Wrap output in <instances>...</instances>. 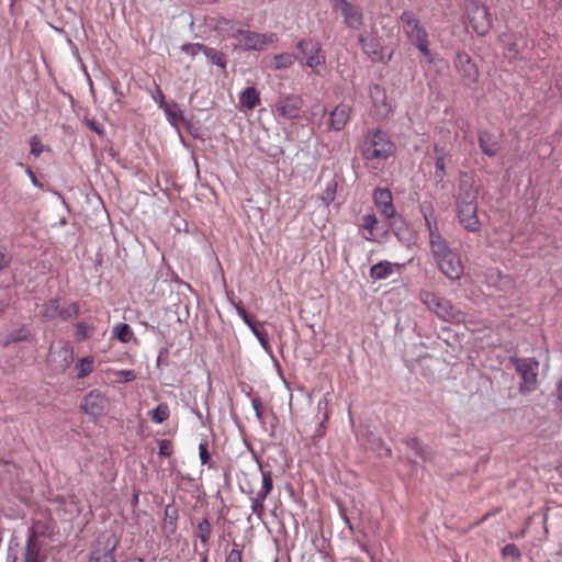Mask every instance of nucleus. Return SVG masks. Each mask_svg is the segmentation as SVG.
Masks as SVG:
<instances>
[{
    "mask_svg": "<svg viewBox=\"0 0 562 562\" xmlns=\"http://www.w3.org/2000/svg\"><path fill=\"white\" fill-rule=\"evenodd\" d=\"M199 456L202 464H206L210 460V453L207 451L206 442H202L199 446Z\"/></svg>",
    "mask_w": 562,
    "mask_h": 562,
    "instance_id": "obj_50",
    "label": "nucleus"
},
{
    "mask_svg": "<svg viewBox=\"0 0 562 562\" xmlns=\"http://www.w3.org/2000/svg\"><path fill=\"white\" fill-rule=\"evenodd\" d=\"M116 374L121 378L120 381L123 382H131L136 379V373L133 370H121Z\"/></svg>",
    "mask_w": 562,
    "mask_h": 562,
    "instance_id": "obj_49",
    "label": "nucleus"
},
{
    "mask_svg": "<svg viewBox=\"0 0 562 562\" xmlns=\"http://www.w3.org/2000/svg\"><path fill=\"white\" fill-rule=\"evenodd\" d=\"M370 95L374 106L382 114H387L391 111V105L386 101V94L382 87H380L379 85H373L370 88Z\"/></svg>",
    "mask_w": 562,
    "mask_h": 562,
    "instance_id": "obj_25",
    "label": "nucleus"
},
{
    "mask_svg": "<svg viewBox=\"0 0 562 562\" xmlns=\"http://www.w3.org/2000/svg\"><path fill=\"white\" fill-rule=\"evenodd\" d=\"M30 146H31V153L35 157H38L43 153V150H44V146L41 143V139H40V137L37 135H34V136L31 137Z\"/></svg>",
    "mask_w": 562,
    "mask_h": 562,
    "instance_id": "obj_46",
    "label": "nucleus"
},
{
    "mask_svg": "<svg viewBox=\"0 0 562 562\" xmlns=\"http://www.w3.org/2000/svg\"><path fill=\"white\" fill-rule=\"evenodd\" d=\"M202 562H207V557H206V555H204V557L202 558Z\"/></svg>",
    "mask_w": 562,
    "mask_h": 562,
    "instance_id": "obj_64",
    "label": "nucleus"
},
{
    "mask_svg": "<svg viewBox=\"0 0 562 562\" xmlns=\"http://www.w3.org/2000/svg\"><path fill=\"white\" fill-rule=\"evenodd\" d=\"M351 114V106L345 103L338 104L331 112L329 127L334 131H341L348 123Z\"/></svg>",
    "mask_w": 562,
    "mask_h": 562,
    "instance_id": "obj_20",
    "label": "nucleus"
},
{
    "mask_svg": "<svg viewBox=\"0 0 562 562\" xmlns=\"http://www.w3.org/2000/svg\"><path fill=\"white\" fill-rule=\"evenodd\" d=\"M204 48H205V45L204 44H201V43H194V44H184L182 45L181 49L191 55V56H195L196 54H199L200 52H204Z\"/></svg>",
    "mask_w": 562,
    "mask_h": 562,
    "instance_id": "obj_47",
    "label": "nucleus"
},
{
    "mask_svg": "<svg viewBox=\"0 0 562 562\" xmlns=\"http://www.w3.org/2000/svg\"><path fill=\"white\" fill-rule=\"evenodd\" d=\"M60 300L52 299L43 305L42 315L47 321L60 318Z\"/></svg>",
    "mask_w": 562,
    "mask_h": 562,
    "instance_id": "obj_32",
    "label": "nucleus"
},
{
    "mask_svg": "<svg viewBox=\"0 0 562 562\" xmlns=\"http://www.w3.org/2000/svg\"><path fill=\"white\" fill-rule=\"evenodd\" d=\"M72 349L68 344L59 341L50 346L47 360L54 371H65L72 362Z\"/></svg>",
    "mask_w": 562,
    "mask_h": 562,
    "instance_id": "obj_11",
    "label": "nucleus"
},
{
    "mask_svg": "<svg viewBox=\"0 0 562 562\" xmlns=\"http://www.w3.org/2000/svg\"><path fill=\"white\" fill-rule=\"evenodd\" d=\"M557 395H558V400H559L561 408H562V376L557 386Z\"/></svg>",
    "mask_w": 562,
    "mask_h": 562,
    "instance_id": "obj_60",
    "label": "nucleus"
},
{
    "mask_svg": "<svg viewBox=\"0 0 562 562\" xmlns=\"http://www.w3.org/2000/svg\"><path fill=\"white\" fill-rule=\"evenodd\" d=\"M340 13L344 16V24L348 29L359 30L364 23L362 10L352 3L341 10Z\"/></svg>",
    "mask_w": 562,
    "mask_h": 562,
    "instance_id": "obj_22",
    "label": "nucleus"
},
{
    "mask_svg": "<svg viewBox=\"0 0 562 562\" xmlns=\"http://www.w3.org/2000/svg\"><path fill=\"white\" fill-rule=\"evenodd\" d=\"M79 313V305L77 303H71L67 307L60 308V318L63 321H68L76 317Z\"/></svg>",
    "mask_w": 562,
    "mask_h": 562,
    "instance_id": "obj_44",
    "label": "nucleus"
},
{
    "mask_svg": "<svg viewBox=\"0 0 562 562\" xmlns=\"http://www.w3.org/2000/svg\"><path fill=\"white\" fill-rule=\"evenodd\" d=\"M11 257L0 251V273L9 267Z\"/></svg>",
    "mask_w": 562,
    "mask_h": 562,
    "instance_id": "obj_53",
    "label": "nucleus"
},
{
    "mask_svg": "<svg viewBox=\"0 0 562 562\" xmlns=\"http://www.w3.org/2000/svg\"><path fill=\"white\" fill-rule=\"evenodd\" d=\"M252 407L255 409L257 418H261V401L260 398H252L251 401Z\"/></svg>",
    "mask_w": 562,
    "mask_h": 562,
    "instance_id": "obj_55",
    "label": "nucleus"
},
{
    "mask_svg": "<svg viewBox=\"0 0 562 562\" xmlns=\"http://www.w3.org/2000/svg\"><path fill=\"white\" fill-rule=\"evenodd\" d=\"M92 331H93V327L87 325L86 323L80 322V323L76 324L75 336L78 341H83V340L88 339L90 337V335L92 334Z\"/></svg>",
    "mask_w": 562,
    "mask_h": 562,
    "instance_id": "obj_41",
    "label": "nucleus"
},
{
    "mask_svg": "<svg viewBox=\"0 0 562 562\" xmlns=\"http://www.w3.org/2000/svg\"><path fill=\"white\" fill-rule=\"evenodd\" d=\"M446 158L442 156L435 157V178L438 181H442L446 177Z\"/></svg>",
    "mask_w": 562,
    "mask_h": 562,
    "instance_id": "obj_43",
    "label": "nucleus"
},
{
    "mask_svg": "<svg viewBox=\"0 0 562 562\" xmlns=\"http://www.w3.org/2000/svg\"><path fill=\"white\" fill-rule=\"evenodd\" d=\"M363 53L370 57L373 61H382L383 60V52L380 41L376 37H368L364 35H360L358 38Z\"/></svg>",
    "mask_w": 562,
    "mask_h": 562,
    "instance_id": "obj_21",
    "label": "nucleus"
},
{
    "mask_svg": "<svg viewBox=\"0 0 562 562\" xmlns=\"http://www.w3.org/2000/svg\"><path fill=\"white\" fill-rule=\"evenodd\" d=\"M467 16L470 26L480 35H486L493 25V20L488 8L475 0L469 1L467 4Z\"/></svg>",
    "mask_w": 562,
    "mask_h": 562,
    "instance_id": "obj_6",
    "label": "nucleus"
},
{
    "mask_svg": "<svg viewBox=\"0 0 562 562\" xmlns=\"http://www.w3.org/2000/svg\"><path fill=\"white\" fill-rule=\"evenodd\" d=\"M378 224V218L374 214H366L362 217V224L361 226L370 232V236L366 237V239L371 240L373 236V229L375 228Z\"/></svg>",
    "mask_w": 562,
    "mask_h": 562,
    "instance_id": "obj_42",
    "label": "nucleus"
},
{
    "mask_svg": "<svg viewBox=\"0 0 562 562\" xmlns=\"http://www.w3.org/2000/svg\"><path fill=\"white\" fill-rule=\"evenodd\" d=\"M404 443L408 449L414 452L416 458H419L422 461H428L430 458V451L426 446H423L420 440L417 437H408L404 439Z\"/></svg>",
    "mask_w": 562,
    "mask_h": 562,
    "instance_id": "obj_27",
    "label": "nucleus"
},
{
    "mask_svg": "<svg viewBox=\"0 0 562 562\" xmlns=\"http://www.w3.org/2000/svg\"><path fill=\"white\" fill-rule=\"evenodd\" d=\"M158 447H159V451H158L159 456H162V457L171 456L172 445L169 440H166V439L159 440Z\"/></svg>",
    "mask_w": 562,
    "mask_h": 562,
    "instance_id": "obj_48",
    "label": "nucleus"
},
{
    "mask_svg": "<svg viewBox=\"0 0 562 562\" xmlns=\"http://www.w3.org/2000/svg\"><path fill=\"white\" fill-rule=\"evenodd\" d=\"M502 555L505 559H509L513 562L518 561L521 558L519 548L514 543H508L502 549Z\"/></svg>",
    "mask_w": 562,
    "mask_h": 562,
    "instance_id": "obj_39",
    "label": "nucleus"
},
{
    "mask_svg": "<svg viewBox=\"0 0 562 562\" xmlns=\"http://www.w3.org/2000/svg\"><path fill=\"white\" fill-rule=\"evenodd\" d=\"M238 313L239 315L243 317V319L245 321V323L250 327V325H254L255 322H252L249 316L247 315V313L245 312L244 308H238Z\"/></svg>",
    "mask_w": 562,
    "mask_h": 562,
    "instance_id": "obj_56",
    "label": "nucleus"
},
{
    "mask_svg": "<svg viewBox=\"0 0 562 562\" xmlns=\"http://www.w3.org/2000/svg\"><path fill=\"white\" fill-rule=\"evenodd\" d=\"M29 330L26 327L22 326L18 329H13L1 336V344L7 347L12 342H19L29 339Z\"/></svg>",
    "mask_w": 562,
    "mask_h": 562,
    "instance_id": "obj_28",
    "label": "nucleus"
},
{
    "mask_svg": "<svg viewBox=\"0 0 562 562\" xmlns=\"http://www.w3.org/2000/svg\"><path fill=\"white\" fill-rule=\"evenodd\" d=\"M477 194L473 181L467 176L461 177L456 196L457 216L463 228L472 233L481 229L477 217Z\"/></svg>",
    "mask_w": 562,
    "mask_h": 562,
    "instance_id": "obj_1",
    "label": "nucleus"
},
{
    "mask_svg": "<svg viewBox=\"0 0 562 562\" xmlns=\"http://www.w3.org/2000/svg\"><path fill=\"white\" fill-rule=\"evenodd\" d=\"M303 99L296 94L283 95L274 104V112L285 120H297L301 116Z\"/></svg>",
    "mask_w": 562,
    "mask_h": 562,
    "instance_id": "obj_12",
    "label": "nucleus"
},
{
    "mask_svg": "<svg viewBox=\"0 0 562 562\" xmlns=\"http://www.w3.org/2000/svg\"><path fill=\"white\" fill-rule=\"evenodd\" d=\"M232 37L236 40L234 47L241 50H263L270 44L277 42L278 37L274 33H257L246 29H236L232 32Z\"/></svg>",
    "mask_w": 562,
    "mask_h": 562,
    "instance_id": "obj_5",
    "label": "nucleus"
},
{
    "mask_svg": "<svg viewBox=\"0 0 562 562\" xmlns=\"http://www.w3.org/2000/svg\"><path fill=\"white\" fill-rule=\"evenodd\" d=\"M373 199L381 214L391 221L390 225L394 234L398 236L404 221L396 214L391 191L386 188H378L374 190Z\"/></svg>",
    "mask_w": 562,
    "mask_h": 562,
    "instance_id": "obj_7",
    "label": "nucleus"
},
{
    "mask_svg": "<svg viewBox=\"0 0 562 562\" xmlns=\"http://www.w3.org/2000/svg\"><path fill=\"white\" fill-rule=\"evenodd\" d=\"M35 526H38L37 529H38V538L44 536L45 535V531H46V526L40 521H36L32 525L31 528H34Z\"/></svg>",
    "mask_w": 562,
    "mask_h": 562,
    "instance_id": "obj_58",
    "label": "nucleus"
},
{
    "mask_svg": "<svg viewBox=\"0 0 562 562\" xmlns=\"http://www.w3.org/2000/svg\"><path fill=\"white\" fill-rule=\"evenodd\" d=\"M203 54L212 64L217 65L222 68H225L226 57L222 52H220L215 48L205 46Z\"/></svg>",
    "mask_w": 562,
    "mask_h": 562,
    "instance_id": "obj_34",
    "label": "nucleus"
},
{
    "mask_svg": "<svg viewBox=\"0 0 562 562\" xmlns=\"http://www.w3.org/2000/svg\"><path fill=\"white\" fill-rule=\"evenodd\" d=\"M225 562H241V552L237 549L231 550Z\"/></svg>",
    "mask_w": 562,
    "mask_h": 562,
    "instance_id": "obj_52",
    "label": "nucleus"
},
{
    "mask_svg": "<svg viewBox=\"0 0 562 562\" xmlns=\"http://www.w3.org/2000/svg\"><path fill=\"white\" fill-rule=\"evenodd\" d=\"M81 371H80V374L79 376H85L87 375L88 373L91 372L92 370V361L88 360V359H81Z\"/></svg>",
    "mask_w": 562,
    "mask_h": 562,
    "instance_id": "obj_51",
    "label": "nucleus"
},
{
    "mask_svg": "<svg viewBox=\"0 0 562 562\" xmlns=\"http://www.w3.org/2000/svg\"><path fill=\"white\" fill-rule=\"evenodd\" d=\"M262 485L256 496L250 497L251 512L259 519L262 518L265 513V501L273 488L272 473L270 471H261Z\"/></svg>",
    "mask_w": 562,
    "mask_h": 562,
    "instance_id": "obj_15",
    "label": "nucleus"
},
{
    "mask_svg": "<svg viewBox=\"0 0 562 562\" xmlns=\"http://www.w3.org/2000/svg\"><path fill=\"white\" fill-rule=\"evenodd\" d=\"M296 56L290 53H282L274 56V67L277 69L288 68L294 64Z\"/></svg>",
    "mask_w": 562,
    "mask_h": 562,
    "instance_id": "obj_36",
    "label": "nucleus"
},
{
    "mask_svg": "<svg viewBox=\"0 0 562 562\" xmlns=\"http://www.w3.org/2000/svg\"><path fill=\"white\" fill-rule=\"evenodd\" d=\"M112 338L119 339L123 344L130 342L135 339L134 333L128 324L119 323L112 329Z\"/></svg>",
    "mask_w": 562,
    "mask_h": 562,
    "instance_id": "obj_29",
    "label": "nucleus"
},
{
    "mask_svg": "<svg viewBox=\"0 0 562 562\" xmlns=\"http://www.w3.org/2000/svg\"><path fill=\"white\" fill-rule=\"evenodd\" d=\"M297 48L301 52V57H297L296 59H299L301 64L315 69L317 66L325 63V56L322 54V46L319 42L312 38H305L297 43Z\"/></svg>",
    "mask_w": 562,
    "mask_h": 562,
    "instance_id": "obj_10",
    "label": "nucleus"
},
{
    "mask_svg": "<svg viewBox=\"0 0 562 562\" xmlns=\"http://www.w3.org/2000/svg\"><path fill=\"white\" fill-rule=\"evenodd\" d=\"M501 41L504 44V52L505 56L509 59H515L520 53V46L516 38L513 36H508L506 34H503L501 36Z\"/></svg>",
    "mask_w": 562,
    "mask_h": 562,
    "instance_id": "obj_31",
    "label": "nucleus"
},
{
    "mask_svg": "<svg viewBox=\"0 0 562 562\" xmlns=\"http://www.w3.org/2000/svg\"><path fill=\"white\" fill-rule=\"evenodd\" d=\"M38 526L30 529V533L25 543L23 562H44L45 557L42 555L43 543L38 539Z\"/></svg>",
    "mask_w": 562,
    "mask_h": 562,
    "instance_id": "obj_17",
    "label": "nucleus"
},
{
    "mask_svg": "<svg viewBox=\"0 0 562 562\" xmlns=\"http://www.w3.org/2000/svg\"><path fill=\"white\" fill-rule=\"evenodd\" d=\"M419 297L428 310L434 312L442 321L453 324L465 322V313L454 306L449 300L439 297L434 292L427 290L420 291Z\"/></svg>",
    "mask_w": 562,
    "mask_h": 562,
    "instance_id": "obj_3",
    "label": "nucleus"
},
{
    "mask_svg": "<svg viewBox=\"0 0 562 562\" xmlns=\"http://www.w3.org/2000/svg\"><path fill=\"white\" fill-rule=\"evenodd\" d=\"M250 329L254 333V335L259 340L260 345L263 347V349L267 352H270V345H269V337L267 331L260 328V325L255 323L254 325H250Z\"/></svg>",
    "mask_w": 562,
    "mask_h": 562,
    "instance_id": "obj_37",
    "label": "nucleus"
},
{
    "mask_svg": "<svg viewBox=\"0 0 562 562\" xmlns=\"http://www.w3.org/2000/svg\"><path fill=\"white\" fill-rule=\"evenodd\" d=\"M477 140L482 153L488 157H495L501 150L497 137L486 130L479 132Z\"/></svg>",
    "mask_w": 562,
    "mask_h": 562,
    "instance_id": "obj_19",
    "label": "nucleus"
},
{
    "mask_svg": "<svg viewBox=\"0 0 562 562\" xmlns=\"http://www.w3.org/2000/svg\"><path fill=\"white\" fill-rule=\"evenodd\" d=\"M199 538L202 543H206L211 537L212 528L206 518H203L198 525Z\"/></svg>",
    "mask_w": 562,
    "mask_h": 562,
    "instance_id": "obj_40",
    "label": "nucleus"
},
{
    "mask_svg": "<svg viewBox=\"0 0 562 562\" xmlns=\"http://www.w3.org/2000/svg\"><path fill=\"white\" fill-rule=\"evenodd\" d=\"M124 562H143V560L139 558H131V559L125 560Z\"/></svg>",
    "mask_w": 562,
    "mask_h": 562,
    "instance_id": "obj_62",
    "label": "nucleus"
},
{
    "mask_svg": "<svg viewBox=\"0 0 562 562\" xmlns=\"http://www.w3.org/2000/svg\"><path fill=\"white\" fill-rule=\"evenodd\" d=\"M16 555L8 557V562H16Z\"/></svg>",
    "mask_w": 562,
    "mask_h": 562,
    "instance_id": "obj_63",
    "label": "nucleus"
},
{
    "mask_svg": "<svg viewBox=\"0 0 562 562\" xmlns=\"http://www.w3.org/2000/svg\"><path fill=\"white\" fill-rule=\"evenodd\" d=\"M402 265L392 263L390 261H381L375 263L370 269V277L374 280H384L389 278L395 269H401Z\"/></svg>",
    "mask_w": 562,
    "mask_h": 562,
    "instance_id": "obj_24",
    "label": "nucleus"
},
{
    "mask_svg": "<svg viewBox=\"0 0 562 562\" xmlns=\"http://www.w3.org/2000/svg\"><path fill=\"white\" fill-rule=\"evenodd\" d=\"M510 361L515 363L517 372L520 374L522 380L519 391L520 393H530L537 387V376L539 362L535 358H510Z\"/></svg>",
    "mask_w": 562,
    "mask_h": 562,
    "instance_id": "obj_8",
    "label": "nucleus"
},
{
    "mask_svg": "<svg viewBox=\"0 0 562 562\" xmlns=\"http://www.w3.org/2000/svg\"><path fill=\"white\" fill-rule=\"evenodd\" d=\"M432 257L438 269L450 280H459L463 274V265L457 252H454L448 244L442 246L436 245V249L431 250Z\"/></svg>",
    "mask_w": 562,
    "mask_h": 562,
    "instance_id": "obj_4",
    "label": "nucleus"
},
{
    "mask_svg": "<svg viewBox=\"0 0 562 562\" xmlns=\"http://www.w3.org/2000/svg\"><path fill=\"white\" fill-rule=\"evenodd\" d=\"M239 103L247 110L255 109L260 103V94L255 87H247L239 94Z\"/></svg>",
    "mask_w": 562,
    "mask_h": 562,
    "instance_id": "obj_26",
    "label": "nucleus"
},
{
    "mask_svg": "<svg viewBox=\"0 0 562 562\" xmlns=\"http://www.w3.org/2000/svg\"><path fill=\"white\" fill-rule=\"evenodd\" d=\"M160 101L159 108H161L172 126L178 127L181 122L184 121L182 111L176 102H166L164 100V94L159 91Z\"/></svg>",
    "mask_w": 562,
    "mask_h": 562,
    "instance_id": "obj_23",
    "label": "nucleus"
},
{
    "mask_svg": "<svg viewBox=\"0 0 562 562\" xmlns=\"http://www.w3.org/2000/svg\"><path fill=\"white\" fill-rule=\"evenodd\" d=\"M422 212L424 214L425 223L429 232L430 250L436 249L437 244L440 246L447 244L439 233L437 222L434 218L432 205L430 203L428 205H422Z\"/></svg>",
    "mask_w": 562,
    "mask_h": 562,
    "instance_id": "obj_18",
    "label": "nucleus"
},
{
    "mask_svg": "<svg viewBox=\"0 0 562 562\" xmlns=\"http://www.w3.org/2000/svg\"><path fill=\"white\" fill-rule=\"evenodd\" d=\"M236 29H241L238 22L233 20H228L225 18H220L216 20L215 30L221 34H226L232 37V32H236Z\"/></svg>",
    "mask_w": 562,
    "mask_h": 562,
    "instance_id": "obj_33",
    "label": "nucleus"
},
{
    "mask_svg": "<svg viewBox=\"0 0 562 562\" xmlns=\"http://www.w3.org/2000/svg\"><path fill=\"white\" fill-rule=\"evenodd\" d=\"M453 66L464 85L470 86L477 81L479 69L469 54L458 52L453 60Z\"/></svg>",
    "mask_w": 562,
    "mask_h": 562,
    "instance_id": "obj_13",
    "label": "nucleus"
},
{
    "mask_svg": "<svg viewBox=\"0 0 562 562\" xmlns=\"http://www.w3.org/2000/svg\"><path fill=\"white\" fill-rule=\"evenodd\" d=\"M336 189L337 182L335 180H330L327 183L326 189L323 191L321 200L326 206H328L335 200Z\"/></svg>",
    "mask_w": 562,
    "mask_h": 562,
    "instance_id": "obj_38",
    "label": "nucleus"
},
{
    "mask_svg": "<svg viewBox=\"0 0 562 562\" xmlns=\"http://www.w3.org/2000/svg\"><path fill=\"white\" fill-rule=\"evenodd\" d=\"M151 420L156 424H161L169 417V407L167 404H159L156 408L149 412Z\"/></svg>",
    "mask_w": 562,
    "mask_h": 562,
    "instance_id": "obj_35",
    "label": "nucleus"
},
{
    "mask_svg": "<svg viewBox=\"0 0 562 562\" xmlns=\"http://www.w3.org/2000/svg\"><path fill=\"white\" fill-rule=\"evenodd\" d=\"M108 405V398L98 390H92L85 396L81 408L92 417H100L105 414Z\"/></svg>",
    "mask_w": 562,
    "mask_h": 562,
    "instance_id": "obj_16",
    "label": "nucleus"
},
{
    "mask_svg": "<svg viewBox=\"0 0 562 562\" xmlns=\"http://www.w3.org/2000/svg\"><path fill=\"white\" fill-rule=\"evenodd\" d=\"M414 45L417 47V49L422 53V55L426 58V60L428 63H432L434 61V54L429 49V41H428V38L423 40V41H420L418 43H415Z\"/></svg>",
    "mask_w": 562,
    "mask_h": 562,
    "instance_id": "obj_45",
    "label": "nucleus"
},
{
    "mask_svg": "<svg viewBox=\"0 0 562 562\" xmlns=\"http://www.w3.org/2000/svg\"><path fill=\"white\" fill-rule=\"evenodd\" d=\"M434 153H435L436 157H440V156H442L443 158L447 157V153L445 151V148L440 147L439 145L434 146Z\"/></svg>",
    "mask_w": 562,
    "mask_h": 562,
    "instance_id": "obj_57",
    "label": "nucleus"
},
{
    "mask_svg": "<svg viewBox=\"0 0 562 562\" xmlns=\"http://www.w3.org/2000/svg\"><path fill=\"white\" fill-rule=\"evenodd\" d=\"M400 21L403 24V32L413 44L428 38L427 31L420 24L414 12L404 11L400 16Z\"/></svg>",
    "mask_w": 562,
    "mask_h": 562,
    "instance_id": "obj_14",
    "label": "nucleus"
},
{
    "mask_svg": "<svg viewBox=\"0 0 562 562\" xmlns=\"http://www.w3.org/2000/svg\"><path fill=\"white\" fill-rule=\"evenodd\" d=\"M396 150L395 144L381 130L369 131L362 146V156L366 160H386Z\"/></svg>",
    "mask_w": 562,
    "mask_h": 562,
    "instance_id": "obj_2",
    "label": "nucleus"
},
{
    "mask_svg": "<svg viewBox=\"0 0 562 562\" xmlns=\"http://www.w3.org/2000/svg\"><path fill=\"white\" fill-rule=\"evenodd\" d=\"M331 3H333V9L335 11H341L346 7H348L351 2H349L347 0H331Z\"/></svg>",
    "mask_w": 562,
    "mask_h": 562,
    "instance_id": "obj_54",
    "label": "nucleus"
},
{
    "mask_svg": "<svg viewBox=\"0 0 562 562\" xmlns=\"http://www.w3.org/2000/svg\"><path fill=\"white\" fill-rule=\"evenodd\" d=\"M89 126L92 131L97 132L98 134H102L103 132L95 122H89Z\"/></svg>",
    "mask_w": 562,
    "mask_h": 562,
    "instance_id": "obj_61",
    "label": "nucleus"
},
{
    "mask_svg": "<svg viewBox=\"0 0 562 562\" xmlns=\"http://www.w3.org/2000/svg\"><path fill=\"white\" fill-rule=\"evenodd\" d=\"M26 172H27V175L30 176L31 181H32V183H33L34 186H36V187H41V186H42V184L38 182L37 178L35 177V175L33 173V171H32L30 168H27V169H26Z\"/></svg>",
    "mask_w": 562,
    "mask_h": 562,
    "instance_id": "obj_59",
    "label": "nucleus"
},
{
    "mask_svg": "<svg viewBox=\"0 0 562 562\" xmlns=\"http://www.w3.org/2000/svg\"><path fill=\"white\" fill-rule=\"evenodd\" d=\"M179 514L178 509L173 505H167L165 507V530L168 533H175L177 530V520H178Z\"/></svg>",
    "mask_w": 562,
    "mask_h": 562,
    "instance_id": "obj_30",
    "label": "nucleus"
},
{
    "mask_svg": "<svg viewBox=\"0 0 562 562\" xmlns=\"http://www.w3.org/2000/svg\"><path fill=\"white\" fill-rule=\"evenodd\" d=\"M119 540L114 535L103 533L98 537L95 544L90 553V562H116L114 551Z\"/></svg>",
    "mask_w": 562,
    "mask_h": 562,
    "instance_id": "obj_9",
    "label": "nucleus"
}]
</instances>
